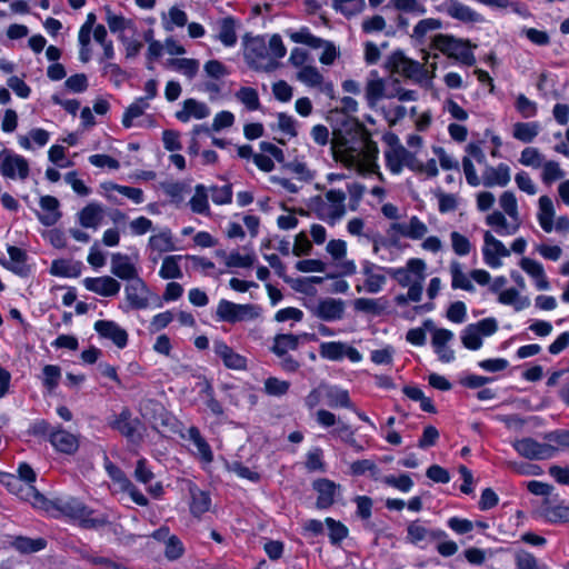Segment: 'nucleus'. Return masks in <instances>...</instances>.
<instances>
[{"mask_svg": "<svg viewBox=\"0 0 569 569\" xmlns=\"http://www.w3.org/2000/svg\"><path fill=\"white\" fill-rule=\"evenodd\" d=\"M111 273L121 280L130 282L140 278L138 268L127 254L117 252L111 256Z\"/></svg>", "mask_w": 569, "mask_h": 569, "instance_id": "nucleus-30", "label": "nucleus"}, {"mask_svg": "<svg viewBox=\"0 0 569 569\" xmlns=\"http://www.w3.org/2000/svg\"><path fill=\"white\" fill-rule=\"evenodd\" d=\"M288 36L295 43L306 44L312 49H322L319 61L325 66L333 64V62L340 57V50L332 41L316 37L307 27L300 28L297 31H291Z\"/></svg>", "mask_w": 569, "mask_h": 569, "instance_id": "nucleus-7", "label": "nucleus"}, {"mask_svg": "<svg viewBox=\"0 0 569 569\" xmlns=\"http://www.w3.org/2000/svg\"><path fill=\"white\" fill-rule=\"evenodd\" d=\"M379 149L369 136L356 132L350 138L342 137L333 146V158L343 167L360 176L378 174L382 179L378 164Z\"/></svg>", "mask_w": 569, "mask_h": 569, "instance_id": "nucleus-1", "label": "nucleus"}, {"mask_svg": "<svg viewBox=\"0 0 569 569\" xmlns=\"http://www.w3.org/2000/svg\"><path fill=\"white\" fill-rule=\"evenodd\" d=\"M83 286L87 290L102 297H114L121 289V283L110 276L88 277L83 280Z\"/></svg>", "mask_w": 569, "mask_h": 569, "instance_id": "nucleus-29", "label": "nucleus"}, {"mask_svg": "<svg viewBox=\"0 0 569 569\" xmlns=\"http://www.w3.org/2000/svg\"><path fill=\"white\" fill-rule=\"evenodd\" d=\"M187 23V12L178 7H171L167 14H162V27L168 32L173 31L176 27H184Z\"/></svg>", "mask_w": 569, "mask_h": 569, "instance_id": "nucleus-56", "label": "nucleus"}, {"mask_svg": "<svg viewBox=\"0 0 569 569\" xmlns=\"http://www.w3.org/2000/svg\"><path fill=\"white\" fill-rule=\"evenodd\" d=\"M287 54L282 38L272 36L243 37V58L248 67L258 72H272L280 67V60Z\"/></svg>", "mask_w": 569, "mask_h": 569, "instance_id": "nucleus-2", "label": "nucleus"}, {"mask_svg": "<svg viewBox=\"0 0 569 569\" xmlns=\"http://www.w3.org/2000/svg\"><path fill=\"white\" fill-rule=\"evenodd\" d=\"M187 490L190 495V512L194 517H200L209 511L211 498L207 491L201 490L194 482L187 481Z\"/></svg>", "mask_w": 569, "mask_h": 569, "instance_id": "nucleus-39", "label": "nucleus"}, {"mask_svg": "<svg viewBox=\"0 0 569 569\" xmlns=\"http://www.w3.org/2000/svg\"><path fill=\"white\" fill-rule=\"evenodd\" d=\"M50 140V132L42 128H33L28 134L19 136L18 143L24 150L44 147Z\"/></svg>", "mask_w": 569, "mask_h": 569, "instance_id": "nucleus-43", "label": "nucleus"}, {"mask_svg": "<svg viewBox=\"0 0 569 569\" xmlns=\"http://www.w3.org/2000/svg\"><path fill=\"white\" fill-rule=\"evenodd\" d=\"M498 330V322L495 318H485L476 323H470L461 331V342L469 350H479L486 337H490Z\"/></svg>", "mask_w": 569, "mask_h": 569, "instance_id": "nucleus-11", "label": "nucleus"}, {"mask_svg": "<svg viewBox=\"0 0 569 569\" xmlns=\"http://www.w3.org/2000/svg\"><path fill=\"white\" fill-rule=\"evenodd\" d=\"M18 475L19 477L10 476L11 481L20 486L17 496L29 501L36 508H44L47 503L46 498L32 486L36 481V472L27 463H21L18 467Z\"/></svg>", "mask_w": 569, "mask_h": 569, "instance_id": "nucleus-9", "label": "nucleus"}, {"mask_svg": "<svg viewBox=\"0 0 569 569\" xmlns=\"http://www.w3.org/2000/svg\"><path fill=\"white\" fill-rule=\"evenodd\" d=\"M56 508L64 516L80 521L86 527H96L102 521L92 518V510L76 498L57 499Z\"/></svg>", "mask_w": 569, "mask_h": 569, "instance_id": "nucleus-14", "label": "nucleus"}, {"mask_svg": "<svg viewBox=\"0 0 569 569\" xmlns=\"http://www.w3.org/2000/svg\"><path fill=\"white\" fill-rule=\"evenodd\" d=\"M383 157L386 168L395 176H399L403 171V168H408L412 171L417 159L416 153L403 146L387 148L383 152Z\"/></svg>", "mask_w": 569, "mask_h": 569, "instance_id": "nucleus-17", "label": "nucleus"}, {"mask_svg": "<svg viewBox=\"0 0 569 569\" xmlns=\"http://www.w3.org/2000/svg\"><path fill=\"white\" fill-rule=\"evenodd\" d=\"M188 439L192 442V445L197 449V456L199 459L206 463H210L213 460V453L206 441V439L201 436L199 429L197 427H190L188 429Z\"/></svg>", "mask_w": 569, "mask_h": 569, "instance_id": "nucleus-49", "label": "nucleus"}, {"mask_svg": "<svg viewBox=\"0 0 569 569\" xmlns=\"http://www.w3.org/2000/svg\"><path fill=\"white\" fill-rule=\"evenodd\" d=\"M426 262L422 259L411 258L405 267L388 268V274L401 287H408L412 282L425 280Z\"/></svg>", "mask_w": 569, "mask_h": 569, "instance_id": "nucleus-19", "label": "nucleus"}, {"mask_svg": "<svg viewBox=\"0 0 569 569\" xmlns=\"http://www.w3.org/2000/svg\"><path fill=\"white\" fill-rule=\"evenodd\" d=\"M81 272L80 262H71L68 260H54L50 267V273L58 277H78Z\"/></svg>", "mask_w": 569, "mask_h": 569, "instance_id": "nucleus-58", "label": "nucleus"}, {"mask_svg": "<svg viewBox=\"0 0 569 569\" xmlns=\"http://www.w3.org/2000/svg\"><path fill=\"white\" fill-rule=\"evenodd\" d=\"M540 517L549 523H567L569 522V506L545 503L540 508Z\"/></svg>", "mask_w": 569, "mask_h": 569, "instance_id": "nucleus-50", "label": "nucleus"}, {"mask_svg": "<svg viewBox=\"0 0 569 569\" xmlns=\"http://www.w3.org/2000/svg\"><path fill=\"white\" fill-rule=\"evenodd\" d=\"M259 310V307L254 305H239L221 299L217 306L216 318L218 321L236 323L258 318Z\"/></svg>", "mask_w": 569, "mask_h": 569, "instance_id": "nucleus-12", "label": "nucleus"}, {"mask_svg": "<svg viewBox=\"0 0 569 569\" xmlns=\"http://www.w3.org/2000/svg\"><path fill=\"white\" fill-rule=\"evenodd\" d=\"M555 214H556V211H555L552 200L548 196H541L539 198L537 219H538V222H539L541 229L545 232L549 233V232L553 231Z\"/></svg>", "mask_w": 569, "mask_h": 569, "instance_id": "nucleus-44", "label": "nucleus"}, {"mask_svg": "<svg viewBox=\"0 0 569 569\" xmlns=\"http://www.w3.org/2000/svg\"><path fill=\"white\" fill-rule=\"evenodd\" d=\"M240 26L238 19L233 17H224L217 21L216 29L217 36L216 38L228 48L234 47L238 41L237 30Z\"/></svg>", "mask_w": 569, "mask_h": 569, "instance_id": "nucleus-36", "label": "nucleus"}, {"mask_svg": "<svg viewBox=\"0 0 569 569\" xmlns=\"http://www.w3.org/2000/svg\"><path fill=\"white\" fill-rule=\"evenodd\" d=\"M498 302L505 306H511L515 311H522L530 306V299L521 296L520 291L516 288L505 289L498 296Z\"/></svg>", "mask_w": 569, "mask_h": 569, "instance_id": "nucleus-47", "label": "nucleus"}, {"mask_svg": "<svg viewBox=\"0 0 569 569\" xmlns=\"http://www.w3.org/2000/svg\"><path fill=\"white\" fill-rule=\"evenodd\" d=\"M308 308L315 317L323 321H337L343 317L345 302L336 298H321Z\"/></svg>", "mask_w": 569, "mask_h": 569, "instance_id": "nucleus-23", "label": "nucleus"}, {"mask_svg": "<svg viewBox=\"0 0 569 569\" xmlns=\"http://www.w3.org/2000/svg\"><path fill=\"white\" fill-rule=\"evenodd\" d=\"M234 96L249 111H256L260 108L259 94L254 88L241 87Z\"/></svg>", "mask_w": 569, "mask_h": 569, "instance_id": "nucleus-62", "label": "nucleus"}, {"mask_svg": "<svg viewBox=\"0 0 569 569\" xmlns=\"http://www.w3.org/2000/svg\"><path fill=\"white\" fill-rule=\"evenodd\" d=\"M428 231V226L418 216H411L405 221L391 223L388 232L392 238L403 237L412 241L422 240L421 249L436 254L443 249V243L437 236L427 237Z\"/></svg>", "mask_w": 569, "mask_h": 569, "instance_id": "nucleus-4", "label": "nucleus"}, {"mask_svg": "<svg viewBox=\"0 0 569 569\" xmlns=\"http://www.w3.org/2000/svg\"><path fill=\"white\" fill-rule=\"evenodd\" d=\"M150 107L147 99L137 98L124 111L122 116V126L124 128H131L133 120L141 117L144 111Z\"/></svg>", "mask_w": 569, "mask_h": 569, "instance_id": "nucleus-59", "label": "nucleus"}, {"mask_svg": "<svg viewBox=\"0 0 569 569\" xmlns=\"http://www.w3.org/2000/svg\"><path fill=\"white\" fill-rule=\"evenodd\" d=\"M148 249L150 250L149 258L153 263H157L163 253L177 250L172 231L169 228H163L152 234L148 240Z\"/></svg>", "mask_w": 569, "mask_h": 569, "instance_id": "nucleus-25", "label": "nucleus"}, {"mask_svg": "<svg viewBox=\"0 0 569 569\" xmlns=\"http://www.w3.org/2000/svg\"><path fill=\"white\" fill-rule=\"evenodd\" d=\"M519 162L522 166L531 168H540L545 162V156L535 147L525 148L519 158Z\"/></svg>", "mask_w": 569, "mask_h": 569, "instance_id": "nucleus-63", "label": "nucleus"}, {"mask_svg": "<svg viewBox=\"0 0 569 569\" xmlns=\"http://www.w3.org/2000/svg\"><path fill=\"white\" fill-rule=\"evenodd\" d=\"M540 124L536 121L531 122H517L513 124L512 136L515 139L529 143L538 136Z\"/></svg>", "mask_w": 569, "mask_h": 569, "instance_id": "nucleus-55", "label": "nucleus"}, {"mask_svg": "<svg viewBox=\"0 0 569 569\" xmlns=\"http://www.w3.org/2000/svg\"><path fill=\"white\" fill-rule=\"evenodd\" d=\"M441 28H442L441 20H439L437 18H426V19L420 20L413 27L411 37L415 40L422 42L428 33L439 30Z\"/></svg>", "mask_w": 569, "mask_h": 569, "instance_id": "nucleus-60", "label": "nucleus"}, {"mask_svg": "<svg viewBox=\"0 0 569 569\" xmlns=\"http://www.w3.org/2000/svg\"><path fill=\"white\" fill-rule=\"evenodd\" d=\"M431 47L449 58H453L461 64L471 67L476 63V57L469 40L456 38L451 34L439 33L432 38Z\"/></svg>", "mask_w": 569, "mask_h": 569, "instance_id": "nucleus-5", "label": "nucleus"}, {"mask_svg": "<svg viewBox=\"0 0 569 569\" xmlns=\"http://www.w3.org/2000/svg\"><path fill=\"white\" fill-rule=\"evenodd\" d=\"M482 254L485 263L492 269H497L502 266L501 258L510 256V250L500 240L495 238L490 231H486L483 234Z\"/></svg>", "mask_w": 569, "mask_h": 569, "instance_id": "nucleus-21", "label": "nucleus"}, {"mask_svg": "<svg viewBox=\"0 0 569 569\" xmlns=\"http://www.w3.org/2000/svg\"><path fill=\"white\" fill-rule=\"evenodd\" d=\"M174 116L183 123L189 122L191 119L202 120L210 116V108L202 101L188 98L182 102V108Z\"/></svg>", "mask_w": 569, "mask_h": 569, "instance_id": "nucleus-34", "label": "nucleus"}, {"mask_svg": "<svg viewBox=\"0 0 569 569\" xmlns=\"http://www.w3.org/2000/svg\"><path fill=\"white\" fill-rule=\"evenodd\" d=\"M168 66L189 80L194 79L200 69L199 60L193 58H173L168 60Z\"/></svg>", "mask_w": 569, "mask_h": 569, "instance_id": "nucleus-48", "label": "nucleus"}, {"mask_svg": "<svg viewBox=\"0 0 569 569\" xmlns=\"http://www.w3.org/2000/svg\"><path fill=\"white\" fill-rule=\"evenodd\" d=\"M511 180V169L507 163H499L498 166L485 164L481 173V184L487 188L506 187Z\"/></svg>", "mask_w": 569, "mask_h": 569, "instance_id": "nucleus-27", "label": "nucleus"}, {"mask_svg": "<svg viewBox=\"0 0 569 569\" xmlns=\"http://www.w3.org/2000/svg\"><path fill=\"white\" fill-rule=\"evenodd\" d=\"M300 337L292 333H280L274 336L271 351L277 357H284L290 351L298 349Z\"/></svg>", "mask_w": 569, "mask_h": 569, "instance_id": "nucleus-46", "label": "nucleus"}, {"mask_svg": "<svg viewBox=\"0 0 569 569\" xmlns=\"http://www.w3.org/2000/svg\"><path fill=\"white\" fill-rule=\"evenodd\" d=\"M331 2L332 8L348 19L362 13L366 9V0H331Z\"/></svg>", "mask_w": 569, "mask_h": 569, "instance_id": "nucleus-53", "label": "nucleus"}, {"mask_svg": "<svg viewBox=\"0 0 569 569\" xmlns=\"http://www.w3.org/2000/svg\"><path fill=\"white\" fill-rule=\"evenodd\" d=\"M140 425V420L132 418L129 409H123L109 422V426L112 429L119 431L129 441L134 443L141 440V435L139 432Z\"/></svg>", "mask_w": 569, "mask_h": 569, "instance_id": "nucleus-24", "label": "nucleus"}, {"mask_svg": "<svg viewBox=\"0 0 569 569\" xmlns=\"http://www.w3.org/2000/svg\"><path fill=\"white\" fill-rule=\"evenodd\" d=\"M517 569H548L545 563H539L538 559L528 551H519L515 557Z\"/></svg>", "mask_w": 569, "mask_h": 569, "instance_id": "nucleus-64", "label": "nucleus"}, {"mask_svg": "<svg viewBox=\"0 0 569 569\" xmlns=\"http://www.w3.org/2000/svg\"><path fill=\"white\" fill-rule=\"evenodd\" d=\"M406 541L419 548H423V543L435 540H441L447 537V533L441 529H429L425 523L417 519L407 525Z\"/></svg>", "mask_w": 569, "mask_h": 569, "instance_id": "nucleus-18", "label": "nucleus"}, {"mask_svg": "<svg viewBox=\"0 0 569 569\" xmlns=\"http://www.w3.org/2000/svg\"><path fill=\"white\" fill-rule=\"evenodd\" d=\"M513 449L529 460H545L555 457L557 448L551 443L539 442L531 437H525L512 442Z\"/></svg>", "mask_w": 569, "mask_h": 569, "instance_id": "nucleus-13", "label": "nucleus"}, {"mask_svg": "<svg viewBox=\"0 0 569 569\" xmlns=\"http://www.w3.org/2000/svg\"><path fill=\"white\" fill-rule=\"evenodd\" d=\"M435 9L437 12L445 13L451 19L463 23H479L483 21L482 14L459 0H443Z\"/></svg>", "mask_w": 569, "mask_h": 569, "instance_id": "nucleus-16", "label": "nucleus"}, {"mask_svg": "<svg viewBox=\"0 0 569 569\" xmlns=\"http://www.w3.org/2000/svg\"><path fill=\"white\" fill-rule=\"evenodd\" d=\"M40 208L42 212L38 214V218L43 226H53L61 218V212L59 211V201L52 196L41 197Z\"/></svg>", "mask_w": 569, "mask_h": 569, "instance_id": "nucleus-42", "label": "nucleus"}, {"mask_svg": "<svg viewBox=\"0 0 569 569\" xmlns=\"http://www.w3.org/2000/svg\"><path fill=\"white\" fill-rule=\"evenodd\" d=\"M486 223L491 227L499 236L507 237L516 234L522 221H513L506 218L505 213L501 211H493L486 217Z\"/></svg>", "mask_w": 569, "mask_h": 569, "instance_id": "nucleus-37", "label": "nucleus"}, {"mask_svg": "<svg viewBox=\"0 0 569 569\" xmlns=\"http://www.w3.org/2000/svg\"><path fill=\"white\" fill-rule=\"evenodd\" d=\"M213 351L227 368L232 370H244L247 368V358L236 352L224 341L214 340Z\"/></svg>", "mask_w": 569, "mask_h": 569, "instance_id": "nucleus-32", "label": "nucleus"}, {"mask_svg": "<svg viewBox=\"0 0 569 569\" xmlns=\"http://www.w3.org/2000/svg\"><path fill=\"white\" fill-rule=\"evenodd\" d=\"M392 80L387 81L371 73L365 88V98L369 108L375 109L381 99H392Z\"/></svg>", "mask_w": 569, "mask_h": 569, "instance_id": "nucleus-22", "label": "nucleus"}, {"mask_svg": "<svg viewBox=\"0 0 569 569\" xmlns=\"http://www.w3.org/2000/svg\"><path fill=\"white\" fill-rule=\"evenodd\" d=\"M320 357L330 361H341L347 358L357 363L362 360V355L352 346L342 341L322 342L319 347Z\"/></svg>", "mask_w": 569, "mask_h": 569, "instance_id": "nucleus-20", "label": "nucleus"}, {"mask_svg": "<svg viewBox=\"0 0 569 569\" xmlns=\"http://www.w3.org/2000/svg\"><path fill=\"white\" fill-rule=\"evenodd\" d=\"M106 216L102 204L90 202L78 212V221L81 227L97 230Z\"/></svg>", "mask_w": 569, "mask_h": 569, "instance_id": "nucleus-38", "label": "nucleus"}, {"mask_svg": "<svg viewBox=\"0 0 569 569\" xmlns=\"http://www.w3.org/2000/svg\"><path fill=\"white\" fill-rule=\"evenodd\" d=\"M208 197L207 188L203 184H197L194 193L189 200L191 210L194 213L208 216L210 213Z\"/></svg>", "mask_w": 569, "mask_h": 569, "instance_id": "nucleus-57", "label": "nucleus"}, {"mask_svg": "<svg viewBox=\"0 0 569 569\" xmlns=\"http://www.w3.org/2000/svg\"><path fill=\"white\" fill-rule=\"evenodd\" d=\"M455 335L445 328H435L432 331L431 345L440 361L449 363L455 360V351L448 346Z\"/></svg>", "mask_w": 569, "mask_h": 569, "instance_id": "nucleus-28", "label": "nucleus"}, {"mask_svg": "<svg viewBox=\"0 0 569 569\" xmlns=\"http://www.w3.org/2000/svg\"><path fill=\"white\" fill-rule=\"evenodd\" d=\"M49 440L58 451L67 455L74 453L79 448L78 437L61 428L51 431Z\"/></svg>", "mask_w": 569, "mask_h": 569, "instance_id": "nucleus-40", "label": "nucleus"}, {"mask_svg": "<svg viewBox=\"0 0 569 569\" xmlns=\"http://www.w3.org/2000/svg\"><path fill=\"white\" fill-rule=\"evenodd\" d=\"M361 278L357 280L355 289L358 293L378 295L383 291L388 281V268L379 266L368 259L360 262Z\"/></svg>", "mask_w": 569, "mask_h": 569, "instance_id": "nucleus-6", "label": "nucleus"}, {"mask_svg": "<svg viewBox=\"0 0 569 569\" xmlns=\"http://www.w3.org/2000/svg\"><path fill=\"white\" fill-rule=\"evenodd\" d=\"M499 204L509 219L513 221H522L518 210V201L513 192H502L499 198Z\"/></svg>", "mask_w": 569, "mask_h": 569, "instance_id": "nucleus-61", "label": "nucleus"}, {"mask_svg": "<svg viewBox=\"0 0 569 569\" xmlns=\"http://www.w3.org/2000/svg\"><path fill=\"white\" fill-rule=\"evenodd\" d=\"M158 301L157 307H161L159 297L150 290L147 282L140 277L136 280L127 282L124 286V302L122 308L129 310L148 309L152 302Z\"/></svg>", "mask_w": 569, "mask_h": 569, "instance_id": "nucleus-8", "label": "nucleus"}, {"mask_svg": "<svg viewBox=\"0 0 569 569\" xmlns=\"http://www.w3.org/2000/svg\"><path fill=\"white\" fill-rule=\"evenodd\" d=\"M327 403L331 408L353 409V403L349 397V392L338 387H329L326 390Z\"/></svg>", "mask_w": 569, "mask_h": 569, "instance_id": "nucleus-54", "label": "nucleus"}, {"mask_svg": "<svg viewBox=\"0 0 569 569\" xmlns=\"http://www.w3.org/2000/svg\"><path fill=\"white\" fill-rule=\"evenodd\" d=\"M312 489L317 493L316 506L318 509L330 508L336 502V498L340 495V485L327 478L315 480L312 482Z\"/></svg>", "mask_w": 569, "mask_h": 569, "instance_id": "nucleus-26", "label": "nucleus"}, {"mask_svg": "<svg viewBox=\"0 0 569 569\" xmlns=\"http://www.w3.org/2000/svg\"><path fill=\"white\" fill-rule=\"evenodd\" d=\"M0 174L4 179L24 181L30 176L29 161L11 149L0 151Z\"/></svg>", "mask_w": 569, "mask_h": 569, "instance_id": "nucleus-10", "label": "nucleus"}, {"mask_svg": "<svg viewBox=\"0 0 569 569\" xmlns=\"http://www.w3.org/2000/svg\"><path fill=\"white\" fill-rule=\"evenodd\" d=\"M386 67L393 73L420 81L426 76L425 67L418 61L407 58L402 52H393L387 60Z\"/></svg>", "mask_w": 569, "mask_h": 569, "instance_id": "nucleus-15", "label": "nucleus"}, {"mask_svg": "<svg viewBox=\"0 0 569 569\" xmlns=\"http://www.w3.org/2000/svg\"><path fill=\"white\" fill-rule=\"evenodd\" d=\"M106 21L109 27V30L112 33L118 34V37L120 34H124L126 31L136 32L137 30L133 20L127 19L121 14H116L110 10L107 11Z\"/></svg>", "mask_w": 569, "mask_h": 569, "instance_id": "nucleus-52", "label": "nucleus"}, {"mask_svg": "<svg viewBox=\"0 0 569 569\" xmlns=\"http://www.w3.org/2000/svg\"><path fill=\"white\" fill-rule=\"evenodd\" d=\"M297 80L310 88H318L327 94L333 92L331 82H326L323 76L317 67L309 64L306 68L298 70Z\"/></svg>", "mask_w": 569, "mask_h": 569, "instance_id": "nucleus-33", "label": "nucleus"}, {"mask_svg": "<svg viewBox=\"0 0 569 569\" xmlns=\"http://www.w3.org/2000/svg\"><path fill=\"white\" fill-rule=\"evenodd\" d=\"M520 268L532 278L537 290L546 291L550 289V282L540 262L530 258H522L520 260Z\"/></svg>", "mask_w": 569, "mask_h": 569, "instance_id": "nucleus-41", "label": "nucleus"}, {"mask_svg": "<svg viewBox=\"0 0 569 569\" xmlns=\"http://www.w3.org/2000/svg\"><path fill=\"white\" fill-rule=\"evenodd\" d=\"M316 189L322 194L313 196L308 201V209L319 220L333 227L339 223L348 212L347 193L341 189H329L319 183Z\"/></svg>", "mask_w": 569, "mask_h": 569, "instance_id": "nucleus-3", "label": "nucleus"}, {"mask_svg": "<svg viewBox=\"0 0 569 569\" xmlns=\"http://www.w3.org/2000/svg\"><path fill=\"white\" fill-rule=\"evenodd\" d=\"M182 259H186V256L174 254L164 257L159 270V277L164 280L181 279L183 273L180 261Z\"/></svg>", "mask_w": 569, "mask_h": 569, "instance_id": "nucleus-51", "label": "nucleus"}, {"mask_svg": "<svg viewBox=\"0 0 569 569\" xmlns=\"http://www.w3.org/2000/svg\"><path fill=\"white\" fill-rule=\"evenodd\" d=\"M449 272L451 276L452 289H461L468 292H473L476 290L470 276L463 271L462 264L458 260H452L450 262Z\"/></svg>", "mask_w": 569, "mask_h": 569, "instance_id": "nucleus-45", "label": "nucleus"}, {"mask_svg": "<svg viewBox=\"0 0 569 569\" xmlns=\"http://www.w3.org/2000/svg\"><path fill=\"white\" fill-rule=\"evenodd\" d=\"M7 251L9 254V259L3 260L1 262L2 266L17 276H20V277L29 276L31 269H30V266L27 263V260H28L27 252L18 247H14V246H8Z\"/></svg>", "mask_w": 569, "mask_h": 569, "instance_id": "nucleus-35", "label": "nucleus"}, {"mask_svg": "<svg viewBox=\"0 0 569 569\" xmlns=\"http://www.w3.org/2000/svg\"><path fill=\"white\" fill-rule=\"evenodd\" d=\"M94 330L106 339L111 340L118 348L122 349L128 343V333L117 322L111 320H98Z\"/></svg>", "mask_w": 569, "mask_h": 569, "instance_id": "nucleus-31", "label": "nucleus"}]
</instances>
